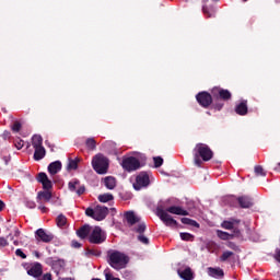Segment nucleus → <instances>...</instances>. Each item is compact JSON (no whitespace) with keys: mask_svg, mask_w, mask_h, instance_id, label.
<instances>
[{"mask_svg":"<svg viewBox=\"0 0 280 280\" xmlns=\"http://www.w3.org/2000/svg\"><path fill=\"white\" fill-rule=\"evenodd\" d=\"M189 215V211L183 209L180 206H172L163 209V206L156 208V215L165 224V226H178V221H176L172 215Z\"/></svg>","mask_w":280,"mask_h":280,"instance_id":"obj_1","label":"nucleus"},{"mask_svg":"<svg viewBox=\"0 0 280 280\" xmlns=\"http://www.w3.org/2000/svg\"><path fill=\"white\" fill-rule=\"evenodd\" d=\"M192 154L194 163L197 167H202V161L207 163L213 159V150H211L209 144L205 143H197L192 150Z\"/></svg>","mask_w":280,"mask_h":280,"instance_id":"obj_2","label":"nucleus"},{"mask_svg":"<svg viewBox=\"0 0 280 280\" xmlns=\"http://www.w3.org/2000/svg\"><path fill=\"white\" fill-rule=\"evenodd\" d=\"M107 258L109 266L115 270H121V268H126V266H128V261H130L128 255L115 249L107 252Z\"/></svg>","mask_w":280,"mask_h":280,"instance_id":"obj_3","label":"nucleus"},{"mask_svg":"<svg viewBox=\"0 0 280 280\" xmlns=\"http://www.w3.org/2000/svg\"><path fill=\"white\" fill-rule=\"evenodd\" d=\"M196 100L198 102L199 105H201L202 108H209V106H211V108L213 110H221L222 108H224V103L222 101H214L213 102V94H211V92H199L196 95Z\"/></svg>","mask_w":280,"mask_h":280,"instance_id":"obj_4","label":"nucleus"},{"mask_svg":"<svg viewBox=\"0 0 280 280\" xmlns=\"http://www.w3.org/2000/svg\"><path fill=\"white\" fill-rule=\"evenodd\" d=\"M108 158L104 154L98 153L92 159V167L96 174H107L108 173Z\"/></svg>","mask_w":280,"mask_h":280,"instance_id":"obj_5","label":"nucleus"},{"mask_svg":"<svg viewBox=\"0 0 280 280\" xmlns=\"http://www.w3.org/2000/svg\"><path fill=\"white\" fill-rule=\"evenodd\" d=\"M210 93L214 100V102H229L231 97H233V94H231V91L224 90L220 86H214L210 90Z\"/></svg>","mask_w":280,"mask_h":280,"instance_id":"obj_6","label":"nucleus"},{"mask_svg":"<svg viewBox=\"0 0 280 280\" xmlns=\"http://www.w3.org/2000/svg\"><path fill=\"white\" fill-rule=\"evenodd\" d=\"M121 167L125 172H137L141 167V162L135 156L124 158Z\"/></svg>","mask_w":280,"mask_h":280,"instance_id":"obj_7","label":"nucleus"},{"mask_svg":"<svg viewBox=\"0 0 280 280\" xmlns=\"http://www.w3.org/2000/svg\"><path fill=\"white\" fill-rule=\"evenodd\" d=\"M90 244H104L106 242V232L100 226H95L89 235Z\"/></svg>","mask_w":280,"mask_h":280,"instance_id":"obj_8","label":"nucleus"},{"mask_svg":"<svg viewBox=\"0 0 280 280\" xmlns=\"http://www.w3.org/2000/svg\"><path fill=\"white\" fill-rule=\"evenodd\" d=\"M150 185V176L145 172H141L136 177V183L133 184V188L136 191H139L142 187H148Z\"/></svg>","mask_w":280,"mask_h":280,"instance_id":"obj_9","label":"nucleus"},{"mask_svg":"<svg viewBox=\"0 0 280 280\" xmlns=\"http://www.w3.org/2000/svg\"><path fill=\"white\" fill-rule=\"evenodd\" d=\"M35 237L37 242H44V244H49V242H54V234L51 232H46L44 229H38L35 232Z\"/></svg>","mask_w":280,"mask_h":280,"instance_id":"obj_10","label":"nucleus"},{"mask_svg":"<svg viewBox=\"0 0 280 280\" xmlns=\"http://www.w3.org/2000/svg\"><path fill=\"white\" fill-rule=\"evenodd\" d=\"M68 189H69V191H72L79 196H82L84 194V191H86V187H84V185H81L80 180H78V179H73V180L69 182Z\"/></svg>","mask_w":280,"mask_h":280,"instance_id":"obj_11","label":"nucleus"},{"mask_svg":"<svg viewBox=\"0 0 280 280\" xmlns=\"http://www.w3.org/2000/svg\"><path fill=\"white\" fill-rule=\"evenodd\" d=\"M37 182L43 185V189H45L46 191H49V189L54 188V183H51L50 178L47 176V173H39L37 175Z\"/></svg>","mask_w":280,"mask_h":280,"instance_id":"obj_12","label":"nucleus"},{"mask_svg":"<svg viewBox=\"0 0 280 280\" xmlns=\"http://www.w3.org/2000/svg\"><path fill=\"white\" fill-rule=\"evenodd\" d=\"M106 215H108V208L104 206L95 207V218L96 222H102V220H106Z\"/></svg>","mask_w":280,"mask_h":280,"instance_id":"obj_13","label":"nucleus"},{"mask_svg":"<svg viewBox=\"0 0 280 280\" xmlns=\"http://www.w3.org/2000/svg\"><path fill=\"white\" fill-rule=\"evenodd\" d=\"M27 275H30V277L38 279V277L43 275V265H40V262H36L27 270Z\"/></svg>","mask_w":280,"mask_h":280,"instance_id":"obj_14","label":"nucleus"},{"mask_svg":"<svg viewBox=\"0 0 280 280\" xmlns=\"http://www.w3.org/2000/svg\"><path fill=\"white\" fill-rule=\"evenodd\" d=\"M237 202H238L241 209H250V207H253V205H254L253 198H250L249 196L238 197Z\"/></svg>","mask_w":280,"mask_h":280,"instance_id":"obj_15","label":"nucleus"},{"mask_svg":"<svg viewBox=\"0 0 280 280\" xmlns=\"http://www.w3.org/2000/svg\"><path fill=\"white\" fill-rule=\"evenodd\" d=\"M125 219L127 220L129 226H135V224H139L141 222V219L137 217L133 211L125 212Z\"/></svg>","mask_w":280,"mask_h":280,"instance_id":"obj_16","label":"nucleus"},{"mask_svg":"<svg viewBox=\"0 0 280 280\" xmlns=\"http://www.w3.org/2000/svg\"><path fill=\"white\" fill-rule=\"evenodd\" d=\"M62 170V162L55 161L48 165V173L50 176H56Z\"/></svg>","mask_w":280,"mask_h":280,"instance_id":"obj_17","label":"nucleus"},{"mask_svg":"<svg viewBox=\"0 0 280 280\" xmlns=\"http://www.w3.org/2000/svg\"><path fill=\"white\" fill-rule=\"evenodd\" d=\"M235 113L242 117H244V115H248V101H243L236 105Z\"/></svg>","mask_w":280,"mask_h":280,"instance_id":"obj_18","label":"nucleus"},{"mask_svg":"<svg viewBox=\"0 0 280 280\" xmlns=\"http://www.w3.org/2000/svg\"><path fill=\"white\" fill-rule=\"evenodd\" d=\"M77 235L80 240H86L91 235V225L84 224L79 230H77Z\"/></svg>","mask_w":280,"mask_h":280,"instance_id":"obj_19","label":"nucleus"},{"mask_svg":"<svg viewBox=\"0 0 280 280\" xmlns=\"http://www.w3.org/2000/svg\"><path fill=\"white\" fill-rule=\"evenodd\" d=\"M178 277L183 280H194V271H191V267H187L185 270H177Z\"/></svg>","mask_w":280,"mask_h":280,"instance_id":"obj_20","label":"nucleus"},{"mask_svg":"<svg viewBox=\"0 0 280 280\" xmlns=\"http://www.w3.org/2000/svg\"><path fill=\"white\" fill-rule=\"evenodd\" d=\"M240 220L237 219H230L229 221H223L221 226L222 229H225L226 231H233L237 224H240Z\"/></svg>","mask_w":280,"mask_h":280,"instance_id":"obj_21","label":"nucleus"},{"mask_svg":"<svg viewBox=\"0 0 280 280\" xmlns=\"http://www.w3.org/2000/svg\"><path fill=\"white\" fill-rule=\"evenodd\" d=\"M208 275L210 277H213L214 279H222V277H224V270L220 268L210 267L208 268Z\"/></svg>","mask_w":280,"mask_h":280,"instance_id":"obj_22","label":"nucleus"},{"mask_svg":"<svg viewBox=\"0 0 280 280\" xmlns=\"http://www.w3.org/2000/svg\"><path fill=\"white\" fill-rule=\"evenodd\" d=\"M202 12L208 19H214L215 16V7L214 5H202Z\"/></svg>","mask_w":280,"mask_h":280,"instance_id":"obj_23","label":"nucleus"},{"mask_svg":"<svg viewBox=\"0 0 280 280\" xmlns=\"http://www.w3.org/2000/svg\"><path fill=\"white\" fill-rule=\"evenodd\" d=\"M35 152H34V160L35 161H43V159H45V147H35L34 148Z\"/></svg>","mask_w":280,"mask_h":280,"instance_id":"obj_24","label":"nucleus"},{"mask_svg":"<svg viewBox=\"0 0 280 280\" xmlns=\"http://www.w3.org/2000/svg\"><path fill=\"white\" fill-rule=\"evenodd\" d=\"M104 185L107 189H115L117 187V179L113 176H107L104 178Z\"/></svg>","mask_w":280,"mask_h":280,"instance_id":"obj_25","label":"nucleus"},{"mask_svg":"<svg viewBox=\"0 0 280 280\" xmlns=\"http://www.w3.org/2000/svg\"><path fill=\"white\" fill-rule=\"evenodd\" d=\"M37 198L38 200H45V202H49V200H51V192L49 190L39 191Z\"/></svg>","mask_w":280,"mask_h":280,"instance_id":"obj_26","label":"nucleus"},{"mask_svg":"<svg viewBox=\"0 0 280 280\" xmlns=\"http://www.w3.org/2000/svg\"><path fill=\"white\" fill-rule=\"evenodd\" d=\"M33 148H42L43 147V137L40 135H35L32 138Z\"/></svg>","mask_w":280,"mask_h":280,"instance_id":"obj_27","label":"nucleus"},{"mask_svg":"<svg viewBox=\"0 0 280 280\" xmlns=\"http://www.w3.org/2000/svg\"><path fill=\"white\" fill-rule=\"evenodd\" d=\"M85 257H102V252L100 249L86 248Z\"/></svg>","mask_w":280,"mask_h":280,"instance_id":"obj_28","label":"nucleus"},{"mask_svg":"<svg viewBox=\"0 0 280 280\" xmlns=\"http://www.w3.org/2000/svg\"><path fill=\"white\" fill-rule=\"evenodd\" d=\"M56 224L59 229L67 226V217L65 214H59L56 218Z\"/></svg>","mask_w":280,"mask_h":280,"instance_id":"obj_29","label":"nucleus"},{"mask_svg":"<svg viewBox=\"0 0 280 280\" xmlns=\"http://www.w3.org/2000/svg\"><path fill=\"white\" fill-rule=\"evenodd\" d=\"M182 224H187L188 226L200 229V223H197L196 220L189 218H182Z\"/></svg>","mask_w":280,"mask_h":280,"instance_id":"obj_30","label":"nucleus"},{"mask_svg":"<svg viewBox=\"0 0 280 280\" xmlns=\"http://www.w3.org/2000/svg\"><path fill=\"white\" fill-rule=\"evenodd\" d=\"M85 145L88 150H96L97 148V142L95 141V138H88L85 141Z\"/></svg>","mask_w":280,"mask_h":280,"instance_id":"obj_31","label":"nucleus"},{"mask_svg":"<svg viewBox=\"0 0 280 280\" xmlns=\"http://www.w3.org/2000/svg\"><path fill=\"white\" fill-rule=\"evenodd\" d=\"M98 200L101 202H110V200H115V197L110 192H106L98 196Z\"/></svg>","mask_w":280,"mask_h":280,"instance_id":"obj_32","label":"nucleus"},{"mask_svg":"<svg viewBox=\"0 0 280 280\" xmlns=\"http://www.w3.org/2000/svg\"><path fill=\"white\" fill-rule=\"evenodd\" d=\"M148 229V225H145V222H140L135 229V233H138L139 235H142L143 233H145Z\"/></svg>","mask_w":280,"mask_h":280,"instance_id":"obj_33","label":"nucleus"},{"mask_svg":"<svg viewBox=\"0 0 280 280\" xmlns=\"http://www.w3.org/2000/svg\"><path fill=\"white\" fill-rule=\"evenodd\" d=\"M217 235L220 240H233V235L229 234V232H224L222 230L217 231Z\"/></svg>","mask_w":280,"mask_h":280,"instance_id":"obj_34","label":"nucleus"},{"mask_svg":"<svg viewBox=\"0 0 280 280\" xmlns=\"http://www.w3.org/2000/svg\"><path fill=\"white\" fill-rule=\"evenodd\" d=\"M179 237L183 240V242H194L195 240V236L187 232L179 233Z\"/></svg>","mask_w":280,"mask_h":280,"instance_id":"obj_35","label":"nucleus"},{"mask_svg":"<svg viewBox=\"0 0 280 280\" xmlns=\"http://www.w3.org/2000/svg\"><path fill=\"white\" fill-rule=\"evenodd\" d=\"M23 128V124L21 121L15 120L13 125L11 126L12 132H21V129Z\"/></svg>","mask_w":280,"mask_h":280,"instance_id":"obj_36","label":"nucleus"},{"mask_svg":"<svg viewBox=\"0 0 280 280\" xmlns=\"http://www.w3.org/2000/svg\"><path fill=\"white\" fill-rule=\"evenodd\" d=\"M78 163H80V159L78 158L74 160H69L68 170H78Z\"/></svg>","mask_w":280,"mask_h":280,"instance_id":"obj_37","label":"nucleus"},{"mask_svg":"<svg viewBox=\"0 0 280 280\" xmlns=\"http://www.w3.org/2000/svg\"><path fill=\"white\" fill-rule=\"evenodd\" d=\"M254 172L256 176H266V171H264V166L261 165L255 166Z\"/></svg>","mask_w":280,"mask_h":280,"instance_id":"obj_38","label":"nucleus"},{"mask_svg":"<svg viewBox=\"0 0 280 280\" xmlns=\"http://www.w3.org/2000/svg\"><path fill=\"white\" fill-rule=\"evenodd\" d=\"M138 242L148 246V244H150V238H148V236H144L143 234H139Z\"/></svg>","mask_w":280,"mask_h":280,"instance_id":"obj_39","label":"nucleus"},{"mask_svg":"<svg viewBox=\"0 0 280 280\" xmlns=\"http://www.w3.org/2000/svg\"><path fill=\"white\" fill-rule=\"evenodd\" d=\"M154 161V167L159 168L161 165H163V158L161 156H155L153 158Z\"/></svg>","mask_w":280,"mask_h":280,"instance_id":"obj_40","label":"nucleus"},{"mask_svg":"<svg viewBox=\"0 0 280 280\" xmlns=\"http://www.w3.org/2000/svg\"><path fill=\"white\" fill-rule=\"evenodd\" d=\"M230 257H233V252L226 250L221 255V261H226Z\"/></svg>","mask_w":280,"mask_h":280,"instance_id":"obj_41","label":"nucleus"},{"mask_svg":"<svg viewBox=\"0 0 280 280\" xmlns=\"http://www.w3.org/2000/svg\"><path fill=\"white\" fill-rule=\"evenodd\" d=\"M85 215H88V218H93V220H95V208H88L85 210Z\"/></svg>","mask_w":280,"mask_h":280,"instance_id":"obj_42","label":"nucleus"},{"mask_svg":"<svg viewBox=\"0 0 280 280\" xmlns=\"http://www.w3.org/2000/svg\"><path fill=\"white\" fill-rule=\"evenodd\" d=\"M233 233L231 234L232 235V238L233 237H242V231H240V229L235 228L234 225V229H232Z\"/></svg>","mask_w":280,"mask_h":280,"instance_id":"obj_43","label":"nucleus"},{"mask_svg":"<svg viewBox=\"0 0 280 280\" xmlns=\"http://www.w3.org/2000/svg\"><path fill=\"white\" fill-rule=\"evenodd\" d=\"M15 255H16V257H21V259H27V255H25V253H23V249H21V248H18L15 250Z\"/></svg>","mask_w":280,"mask_h":280,"instance_id":"obj_44","label":"nucleus"},{"mask_svg":"<svg viewBox=\"0 0 280 280\" xmlns=\"http://www.w3.org/2000/svg\"><path fill=\"white\" fill-rule=\"evenodd\" d=\"M14 145L16 150H23V145H25V142L23 140H15Z\"/></svg>","mask_w":280,"mask_h":280,"instance_id":"obj_45","label":"nucleus"},{"mask_svg":"<svg viewBox=\"0 0 280 280\" xmlns=\"http://www.w3.org/2000/svg\"><path fill=\"white\" fill-rule=\"evenodd\" d=\"M8 246V238L1 236L0 237V248H5Z\"/></svg>","mask_w":280,"mask_h":280,"instance_id":"obj_46","label":"nucleus"},{"mask_svg":"<svg viewBox=\"0 0 280 280\" xmlns=\"http://www.w3.org/2000/svg\"><path fill=\"white\" fill-rule=\"evenodd\" d=\"M37 280H51V273H45L37 277Z\"/></svg>","mask_w":280,"mask_h":280,"instance_id":"obj_47","label":"nucleus"},{"mask_svg":"<svg viewBox=\"0 0 280 280\" xmlns=\"http://www.w3.org/2000/svg\"><path fill=\"white\" fill-rule=\"evenodd\" d=\"M71 246L72 248H82V244L78 241H72Z\"/></svg>","mask_w":280,"mask_h":280,"instance_id":"obj_48","label":"nucleus"},{"mask_svg":"<svg viewBox=\"0 0 280 280\" xmlns=\"http://www.w3.org/2000/svg\"><path fill=\"white\" fill-rule=\"evenodd\" d=\"M26 207L28 209H36V203L34 201H26Z\"/></svg>","mask_w":280,"mask_h":280,"instance_id":"obj_49","label":"nucleus"},{"mask_svg":"<svg viewBox=\"0 0 280 280\" xmlns=\"http://www.w3.org/2000/svg\"><path fill=\"white\" fill-rule=\"evenodd\" d=\"M10 137H11L10 131H3L2 139H4V141H8V139H10Z\"/></svg>","mask_w":280,"mask_h":280,"instance_id":"obj_50","label":"nucleus"},{"mask_svg":"<svg viewBox=\"0 0 280 280\" xmlns=\"http://www.w3.org/2000/svg\"><path fill=\"white\" fill-rule=\"evenodd\" d=\"M228 246L229 248H232V250H237V245H235L233 242H230Z\"/></svg>","mask_w":280,"mask_h":280,"instance_id":"obj_51","label":"nucleus"},{"mask_svg":"<svg viewBox=\"0 0 280 280\" xmlns=\"http://www.w3.org/2000/svg\"><path fill=\"white\" fill-rule=\"evenodd\" d=\"M106 280H121V279H119V278H115V277H113L110 273H106Z\"/></svg>","mask_w":280,"mask_h":280,"instance_id":"obj_52","label":"nucleus"},{"mask_svg":"<svg viewBox=\"0 0 280 280\" xmlns=\"http://www.w3.org/2000/svg\"><path fill=\"white\" fill-rule=\"evenodd\" d=\"M38 209L43 212V213H47L48 209L45 206H39Z\"/></svg>","mask_w":280,"mask_h":280,"instance_id":"obj_53","label":"nucleus"},{"mask_svg":"<svg viewBox=\"0 0 280 280\" xmlns=\"http://www.w3.org/2000/svg\"><path fill=\"white\" fill-rule=\"evenodd\" d=\"M275 259H276L277 261H279V264H280V249H278V250L276 252Z\"/></svg>","mask_w":280,"mask_h":280,"instance_id":"obj_54","label":"nucleus"},{"mask_svg":"<svg viewBox=\"0 0 280 280\" xmlns=\"http://www.w3.org/2000/svg\"><path fill=\"white\" fill-rule=\"evenodd\" d=\"M3 209H5V202L0 199V211H3Z\"/></svg>","mask_w":280,"mask_h":280,"instance_id":"obj_55","label":"nucleus"},{"mask_svg":"<svg viewBox=\"0 0 280 280\" xmlns=\"http://www.w3.org/2000/svg\"><path fill=\"white\" fill-rule=\"evenodd\" d=\"M55 264H59V266L62 267V266H65V260H60V259L59 260H55Z\"/></svg>","mask_w":280,"mask_h":280,"instance_id":"obj_56","label":"nucleus"},{"mask_svg":"<svg viewBox=\"0 0 280 280\" xmlns=\"http://www.w3.org/2000/svg\"><path fill=\"white\" fill-rule=\"evenodd\" d=\"M276 172H280V162L277 164V166L275 167Z\"/></svg>","mask_w":280,"mask_h":280,"instance_id":"obj_57","label":"nucleus"},{"mask_svg":"<svg viewBox=\"0 0 280 280\" xmlns=\"http://www.w3.org/2000/svg\"><path fill=\"white\" fill-rule=\"evenodd\" d=\"M59 280H75L74 278H60Z\"/></svg>","mask_w":280,"mask_h":280,"instance_id":"obj_58","label":"nucleus"},{"mask_svg":"<svg viewBox=\"0 0 280 280\" xmlns=\"http://www.w3.org/2000/svg\"><path fill=\"white\" fill-rule=\"evenodd\" d=\"M13 244H14L15 246H19V241H14Z\"/></svg>","mask_w":280,"mask_h":280,"instance_id":"obj_59","label":"nucleus"},{"mask_svg":"<svg viewBox=\"0 0 280 280\" xmlns=\"http://www.w3.org/2000/svg\"><path fill=\"white\" fill-rule=\"evenodd\" d=\"M15 235H16V236L21 235V232L15 231Z\"/></svg>","mask_w":280,"mask_h":280,"instance_id":"obj_60","label":"nucleus"},{"mask_svg":"<svg viewBox=\"0 0 280 280\" xmlns=\"http://www.w3.org/2000/svg\"><path fill=\"white\" fill-rule=\"evenodd\" d=\"M212 1H214L215 3H218V1H220V0H212Z\"/></svg>","mask_w":280,"mask_h":280,"instance_id":"obj_61","label":"nucleus"},{"mask_svg":"<svg viewBox=\"0 0 280 280\" xmlns=\"http://www.w3.org/2000/svg\"><path fill=\"white\" fill-rule=\"evenodd\" d=\"M243 1H248V0H243Z\"/></svg>","mask_w":280,"mask_h":280,"instance_id":"obj_62","label":"nucleus"}]
</instances>
